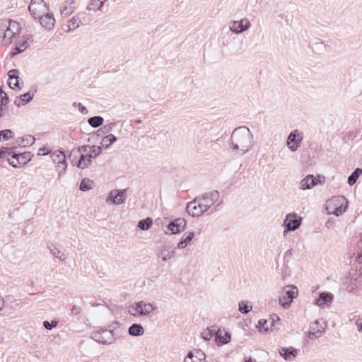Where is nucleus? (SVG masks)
Returning <instances> with one entry per match:
<instances>
[{
    "label": "nucleus",
    "instance_id": "1",
    "mask_svg": "<svg viewBox=\"0 0 362 362\" xmlns=\"http://www.w3.org/2000/svg\"><path fill=\"white\" fill-rule=\"evenodd\" d=\"M229 145L232 151L238 156L250 151L254 146V139L249 128L245 126L235 128L230 135Z\"/></svg>",
    "mask_w": 362,
    "mask_h": 362
},
{
    "label": "nucleus",
    "instance_id": "2",
    "mask_svg": "<svg viewBox=\"0 0 362 362\" xmlns=\"http://www.w3.org/2000/svg\"><path fill=\"white\" fill-rule=\"evenodd\" d=\"M218 197L219 193L216 190L206 192L201 197H197L194 201L188 203L187 211L193 217L200 216L214 205Z\"/></svg>",
    "mask_w": 362,
    "mask_h": 362
},
{
    "label": "nucleus",
    "instance_id": "3",
    "mask_svg": "<svg viewBox=\"0 0 362 362\" xmlns=\"http://www.w3.org/2000/svg\"><path fill=\"white\" fill-rule=\"evenodd\" d=\"M100 146L84 145L76 150H72L70 157H73L71 162L74 165L84 169L90 165L91 159L100 155Z\"/></svg>",
    "mask_w": 362,
    "mask_h": 362
},
{
    "label": "nucleus",
    "instance_id": "4",
    "mask_svg": "<svg viewBox=\"0 0 362 362\" xmlns=\"http://www.w3.org/2000/svg\"><path fill=\"white\" fill-rule=\"evenodd\" d=\"M21 28L20 24L14 21H2L0 23V36L2 35V42L10 45L19 37Z\"/></svg>",
    "mask_w": 362,
    "mask_h": 362
},
{
    "label": "nucleus",
    "instance_id": "5",
    "mask_svg": "<svg viewBox=\"0 0 362 362\" xmlns=\"http://www.w3.org/2000/svg\"><path fill=\"white\" fill-rule=\"evenodd\" d=\"M347 206L348 201L344 196H336L327 202V210L329 214L339 216L345 212Z\"/></svg>",
    "mask_w": 362,
    "mask_h": 362
},
{
    "label": "nucleus",
    "instance_id": "6",
    "mask_svg": "<svg viewBox=\"0 0 362 362\" xmlns=\"http://www.w3.org/2000/svg\"><path fill=\"white\" fill-rule=\"evenodd\" d=\"M156 307L143 300L133 303L128 308V313L134 317L146 316L152 313Z\"/></svg>",
    "mask_w": 362,
    "mask_h": 362
},
{
    "label": "nucleus",
    "instance_id": "7",
    "mask_svg": "<svg viewBox=\"0 0 362 362\" xmlns=\"http://www.w3.org/2000/svg\"><path fill=\"white\" fill-rule=\"evenodd\" d=\"M117 334L113 330L100 329L92 334V338L102 344H111L117 338Z\"/></svg>",
    "mask_w": 362,
    "mask_h": 362
},
{
    "label": "nucleus",
    "instance_id": "8",
    "mask_svg": "<svg viewBox=\"0 0 362 362\" xmlns=\"http://www.w3.org/2000/svg\"><path fill=\"white\" fill-rule=\"evenodd\" d=\"M28 10L30 15L37 19L41 15H44L49 10V6L43 0H31Z\"/></svg>",
    "mask_w": 362,
    "mask_h": 362
},
{
    "label": "nucleus",
    "instance_id": "9",
    "mask_svg": "<svg viewBox=\"0 0 362 362\" xmlns=\"http://www.w3.org/2000/svg\"><path fill=\"white\" fill-rule=\"evenodd\" d=\"M302 221V218L297 216L295 213H290L286 216L284 220L283 226L285 228L284 235H286L288 231L295 230L299 228Z\"/></svg>",
    "mask_w": 362,
    "mask_h": 362
},
{
    "label": "nucleus",
    "instance_id": "10",
    "mask_svg": "<svg viewBox=\"0 0 362 362\" xmlns=\"http://www.w3.org/2000/svg\"><path fill=\"white\" fill-rule=\"evenodd\" d=\"M303 139V132L295 129L289 134L287 138L286 145L292 152H295L300 146Z\"/></svg>",
    "mask_w": 362,
    "mask_h": 362
},
{
    "label": "nucleus",
    "instance_id": "11",
    "mask_svg": "<svg viewBox=\"0 0 362 362\" xmlns=\"http://www.w3.org/2000/svg\"><path fill=\"white\" fill-rule=\"evenodd\" d=\"M127 189H113L111 190L106 198V202H111L113 204L119 205L126 200L125 192Z\"/></svg>",
    "mask_w": 362,
    "mask_h": 362
},
{
    "label": "nucleus",
    "instance_id": "12",
    "mask_svg": "<svg viewBox=\"0 0 362 362\" xmlns=\"http://www.w3.org/2000/svg\"><path fill=\"white\" fill-rule=\"evenodd\" d=\"M297 296V288L295 286H289V289L286 291L284 295L279 298V303L284 308H288L293 301V299Z\"/></svg>",
    "mask_w": 362,
    "mask_h": 362
},
{
    "label": "nucleus",
    "instance_id": "13",
    "mask_svg": "<svg viewBox=\"0 0 362 362\" xmlns=\"http://www.w3.org/2000/svg\"><path fill=\"white\" fill-rule=\"evenodd\" d=\"M37 19H38L40 25L47 30H52L54 27L56 20L50 10L47 11L44 15L39 16Z\"/></svg>",
    "mask_w": 362,
    "mask_h": 362
},
{
    "label": "nucleus",
    "instance_id": "14",
    "mask_svg": "<svg viewBox=\"0 0 362 362\" xmlns=\"http://www.w3.org/2000/svg\"><path fill=\"white\" fill-rule=\"evenodd\" d=\"M251 26L250 21L245 18L240 21H234L230 25L229 29L235 33H242L247 30Z\"/></svg>",
    "mask_w": 362,
    "mask_h": 362
},
{
    "label": "nucleus",
    "instance_id": "15",
    "mask_svg": "<svg viewBox=\"0 0 362 362\" xmlns=\"http://www.w3.org/2000/svg\"><path fill=\"white\" fill-rule=\"evenodd\" d=\"M51 158L54 163L58 164L59 167L62 168V170L59 172L58 179H60L61 176L65 173L67 165L66 163V156L63 151H54L51 154Z\"/></svg>",
    "mask_w": 362,
    "mask_h": 362
},
{
    "label": "nucleus",
    "instance_id": "16",
    "mask_svg": "<svg viewBox=\"0 0 362 362\" xmlns=\"http://www.w3.org/2000/svg\"><path fill=\"white\" fill-rule=\"evenodd\" d=\"M30 160V156L26 153L20 154L13 153L11 158H8L9 164L14 168H19L21 165H25Z\"/></svg>",
    "mask_w": 362,
    "mask_h": 362
},
{
    "label": "nucleus",
    "instance_id": "17",
    "mask_svg": "<svg viewBox=\"0 0 362 362\" xmlns=\"http://www.w3.org/2000/svg\"><path fill=\"white\" fill-rule=\"evenodd\" d=\"M186 224V221L184 218H175L168 225V230L170 231V234L179 233L185 229Z\"/></svg>",
    "mask_w": 362,
    "mask_h": 362
},
{
    "label": "nucleus",
    "instance_id": "18",
    "mask_svg": "<svg viewBox=\"0 0 362 362\" xmlns=\"http://www.w3.org/2000/svg\"><path fill=\"white\" fill-rule=\"evenodd\" d=\"M325 332L324 328L319 324L317 320L310 324V329L307 333V337L310 339H315L320 337Z\"/></svg>",
    "mask_w": 362,
    "mask_h": 362
},
{
    "label": "nucleus",
    "instance_id": "19",
    "mask_svg": "<svg viewBox=\"0 0 362 362\" xmlns=\"http://www.w3.org/2000/svg\"><path fill=\"white\" fill-rule=\"evenodd\" d=\"M33 41L32 36L30 35H23L21 39L18 42L14 41L16 43V52L13 54H20L25 50L30 45V43Z\"/></svg>",
    "mask_w": 362,
    "mask_h": 362
},
{
    "label": "nucleus",
    "instance_id": "20",
    "mask_svg": "<svg viewBox=\"0 0 362 362\" xmlns=\"http://www.w3.org/2000/svg\"><path fill=\"white\" fill-rule=\"evenodd\" d=\"M215 341L218 346H222L228 344L230 341V334L225 329H218L215 331Z\"/></svg>",
    "mask_w": 362,
    "mask_h": 362
},
{
    "label": "nucleus",
    "instance_id": "21",
    "mask_svg": "<svg viewBox=\"0 0 362 362\" xmlns=\"http://www.w3.org/2000/svg\"><path fill=\"white\" fill-rule=\"evenodd\" d=\"M76 8V2L74 0H67L63 2L59 8L61 16L64 18L70 16Z\"/></svg>",
    "mask_w": 362,
    "mask_h": 362
},
{
    "label": "nucleus",
    "instance_id": "22",
    "mask_svg": "<svg viewBox=\"0 0 362 362\" xmlns=\"http://www.w3.org/2000/svg\"><path fill=\"white\" fill-rule=\"evenodd\" d=\"M280 355L286 361H292L297 355V351L293 347L281 348L279 351Z\"/></svg>",
    "mask_w": 362,
    "mask_h": 362
},
{
    "label": "nucleus",
    "instance_id": "23",
    "mask_svg": "<svg viewBox=\"0 0 362 362\" xmlns=\"http://www.w3.org/2000/svg\"><path fill=\"white\" fill-rule=\"evenodd\" d=\"M316 185L315 178L312 175H307L300 183V188L303 190L309 189Z\"/></svg>",
    "mask_w": 362,
    "mask_h": 362
},
{
    "label": "nucleus",
    "instance_id": "24",
    "mask_svg": "<svg viewBox=\"0 0 362 362\" xmlns=\"http://www.w3.org/2000/svg\"><path fill=\"white\" fill-rule=\"evenodd\" d=\"M332 301V295L328 293H320L319 298L315 300V304L320 307L324 308L327 303Z\"/></svg>",
    "mask_w": 362,
    "mask_h": 362
},
{
    "label": "nucleus",
    "instance_id": "25",
    "mask_svg": "<svg viewBox=\"0 0 362 362\" xmlns=\"http://www.w3.org/2000/svg\"><path fill=\"white\" fill-rule=\"evenodd\" d=\"M194 237V234L193 232H187L185 233L180 241L177 244L178 249H184L187 247V245L191 242V240Z\"/></svg>",
    "mask_w": 362,
    "mask_h": 362
},
{
    "label": "nucleus",
    "instance_id": "26",
    "mask_svg": "<svg viewBox=\"0 0 362 362\" xmlns=\"http://www.w3.org/2000/svg\"><path fill=\"white\" fill-rule=\"evenodd\" d=\"M81 23V20L78 15L74 16L71 20H69L67 23L66 27L67 29H65V31L69 33L75 30L76 28L80 26Z\"/></svg>",
    "mask_w": 362,
    "mask_h": 362
},
{
    "label": "nucleus",
    "instance_id": "27",
    "mask_svg": "<svg viewBox=\"0 0 362 362\" xmlns=\"http://www.w3.org/2000/svg\"><path fill=\"white\" fill-rule=\"evenodd\" d=\"M51 254L58 258L61 261H64L66 259L65 254L61 251L55 245L52 244L49 246Z\"/></svg>",
    "mask_w": 362,
    "mask_h": 362
},
{
    "label": "nucleus",
    "instance_id": "28",
    "mask_svg": "<svg viewBox=\"0 0 362 362\" xmlns=\"http://www.w3.org/2000/svg\"><path fill=\"white\" fill-rule=\"evenodd\" d=\"M129 334L134 337L141 336L144 334V329L141 325L133 324L129 328Z\"/></svg>",
    "mask_w": 362,
    "mask_h": 362
},
{
    "label": "nucleus",
    "instance_id": "29",
    "mask_svg": "<svg viewBox=\"0 0 362 362\" xmlns=\"http://www.w3.org/2000/svg\"><path fill=\"white\" fill-rule=\"evenodd\" d=\"M107 0H90V2L88 5V9L89 11H102V7L103 6V4Z\"/></svg>",
    "mask_w": 362,
    "mask_h": 362
},
{
    "label": "nucleus",
    "instance_id": "30",
    "mask_svg": "<svg viewBox=\"0 0 362 362\" xmlns=\"http://www.w3.org/2000/svg\"><path fill=\"white\" fill-rule=\"evenodd\" d=\"M116 141V136L109 134L102 139L101 144L105 148H108Z\"/></svg>",
    "mask_w": 362,
    "mask_h": 362
},
{
    "label": "nucleus",
    "instance_id": "31",
    "mask_svg": "<svg viewBox=\"0 0 362 362\" xmlns=\"http://www.w3.org/2000/svg\"><path fill=\"white\" fill-rule=\"evenodd\" d=\"M362 174V169L356 168L348 177V183L353 185L357 181L359 175Z\"/></svg>",
    "mask_w": 362,
    "mask_h": 362
},
{
    "label": "nucleus",
    "instance_id": "32",
    "mask_svg": "<svg viewBox=\"0 0 362 362\" xmlns=\"http://www.w3.org/2000/svg\"><path fill=\"white\" fill-rule=\"evenodd\" d=\"M88 122L91 127L96 128L103 124V118L100 116L92 117L88 119Z\"/></svg>",
    "mask_w": 362,
    "mask_h": 362
},
{
    "label": "nucleus",
    "instance_id": "33",
    "mask_svg": "<svg viewBox=\"0 0 362 362\" xmlns=\"http://www.w3.org/2000/svg\"><path fill=\"white\" fill-rule=\"evenodd\" d=\"M152 224L153 220L151 218H147L146 219L139 221L138 227L143 230H148Z\"/></svg>",
    "mask_w": 362,
    "mask_h": 362
},
{
    "label": "nucleus",
    "instance_id": "34",
    "mask_svg": "<svg viewBox=\"0 0 362 362\" xmlns=\"http://www.w3.org/2000/svg\"><path fill=\"white\" fill-rule=\"evenodd\" d=\"M0 95H1V110L0 117H3V106L8 103L9 99L6 93H5L1 88H0Z\"/></svg>",
    "mask_w": 362,
    "mask_h": 362
},
{
    "label": "nucleus",
    "instance_id": "35",
    "mask_svg": "<svg viewBox=\"0 0 362 362\" xmlns=\"http://www.w3.org/2000/svg\"><path fill=\"white\" fill-rule=\"evenodd\" d=\"M174 255H175L174 251H170L169 250H168L166 248H163L160 252V256L161 257L162 260L163 262H166L168 259L173 258L174 257Z\"/></svg>",
    "mask_w": 362,
    "mask_h": 362
},
{
    "label": "nucleus",
    "instance_id": "36",
    "mask_svg": "<svg viewBox=\"0 0 362 362\" xmlns=\"http://www.w3.org/2000/svg\"><path fill=\"white\" fill-rule=\"evenodd\" d=\"M215 329L208 327L202 332V337L205 341H209L215 335Z\"/></svg>",
    "mask_w": 362,
    "mask_h": 362
},
{
    "label": "nucleus",
    "instance_id": "37",
    "mask_svg": "<svg viewBox=\"0 0 362 362\" xmlns=\"http://www.w3.org/2000/svg\"><path fill=\"white\" fill-rule=\"evenodd\" d=\"M93 181L83 179L80 184V189L81 191H88L93 188Z\"/></svg>",
    "mask_w": 362,
    "mask_h": 362
},
{
    "label": "nucleus",
    "instance_id": "38",
    "mask_svg": "<svg viewBox=\"0 0 362 362\" xmlns=\"http://www.w3.org/2000/svg\"><path fill=\"white\" fill-rule=\"evenodd\" d=\"M13 136V133L10 129H4L0 132V141H7Z\"/></svg>",
    "mask_w": 362,
    "mask_h": 362
},
{
    "label": "nucleus",
    "instance_id": "39",
    "mask_svg": "<svg viewBox=\"0 0 362 362\" xmlns=\"http://www.w3.org/2000/svg\"><path fill=\"white\" fill-rule=\"evenodd\" d=\"M194 354L193 361L192 362H201L206 358L205 354L201 350H195Z\"/></svg>",
    "mask_w": 362,
    "mask_h": 362
},
{
    "label": "nucleus",
    "instance_id": "40",
    "mask_svg": "<svg viewBox=\"0 0 362 362\" xmlns=\"http://www.w3.org/2000/svg\"><path fill=\"white\" fill-rule=\"evenodd\" d=\"M13 153L11 148L2 147L0 149V158H10L8 156H12Z\"/></svg>",
    "mask_w": 362,
    "mask_h": 362
},
{
    "label": "nucleus",
    "instance_id": "41",
    "mask_svg": "<svg viewBox=\"0 0 362 362\" xmlns=\"http://www.w3.org/2000/svg\"><path fill=\"white\" fill-rule=\"evenodd\" d=\"M356 258L359 263L362 264V240L357 244Z\"/></svg>",
    "mask_w": 362,
    "mask_h": 362
},
{
    "label": "nucleus",
    "instance_id": "42",
    "mask_svg": "<svg viewBox=\"0 0 362 362\" xmlns=\"http://www.w3.org/2000/svg\"><path fill=\"white\" fill-rule=\"evenodd\" d=\"M252 310L251 305H247L245 304L244 302H241L239 303V310L242 313H248Z\"/></svg>",
    "mask_w": 362,
    "mask_h": 362
},
{
    "label": "nucleus",
    "instance_id": "43",
    "mask_svg": "<svg viewBox=\"0 0 362 362\" xmlns=\"http://www.w3.org/2000/svg\"><path fill=\"white\" fill-rule=\"evenodd\" d=\"M33 93H26L21 96V101L25 104L31 101L33 98Z\"/></svg>",
    "mask_w": 362,
    "mask_h": 362
},
{
    "label": "nucleus",
    "instance_id": "44",
    "mask_svg": "<svg viewBox=\"0 0 362 362\" xmlns=\"http://www.w3.org/2000/svg\"><path fill=\"white\" fill-rule=\"evenodd\" d=\"M58 322L56 320H52L51 322L49 321H44L43 326L45 329L48 330H51L52 328L57 326Z\"/></svg>",
    "mask_w": 362,
    "mask_h": 362
},
{
    "label": "nucleus",
    "instance_id": "45",
    "mask_svg": "<svg viewBox=\"0 0 362 362\" xmlns=\"http://www.w3.org/2000/svg\"><path fill=\"white\" fill-rule=\"evenodd\" d=\"M115 127V123L111 122V123H109L107 124L104 125L101 128V130L103 131V132L104 134H108V133H110L113 129V128Z\"/></svg>",
    "mask_w": 362,
    "mask_h": 362
},
{
    "label": "nucleus",
    "instance_id": "46",
    "mask_svg": "<svg viewBox=\"0 0 362 362\" xmlns=\"http://www.w3.org/2000/svg\"><path fill=\"white\" fill-rule=\"evenodd\" d=\"M258 325L261 329H264V332H267L269 330L267 320L261 319L259 320Z\"/></svg>",
    "mask_w": 362,
    "mask_h": 362
},
{
    "label": "nucleus",
    "instance_id": "47",
    "mask_svg": "<svg viewBox=\"0 0 362 362\" xmlns=\"http://www.w3.org/2000/svg\"><path fill=\"white\" fill-rule=\"evenodd\" d=\"M18 71L16 69L10 70L8 73L9 79L10 80L18 79Z\"/></svg>",
    "mask_w": 362,
    "mask_h": 362
},
{
    "label": "nucleus",
    "instance_id": "48",
    "mask_svg": "<svg viewBox=\"0 0 362 362\" xmlns=\"http://www.w3.org/2000/svg\"><path fill=\"white\" fill-rule=\"evenodd\" d=\"M71 312L73 315H78L81 312V308L79 305H74L72 306Z\"/></svg>",
    "mask_w": 362,
    "mask_h": 362
},
{
    "label": "nucleus",
    "instance_id": "49",
    "mask_svg": "<svg viewBox=\"0 0 362 362\" xmlns=\"http://www.w3.org/2000/svg\"><path fill=\"white\" fill-rule=\"evenodd\" d=\"M15 81H13V80H11L8 83V86L11 89H14L18 87V80L14 79Z\"/></svg>",
    "mask_w": 362,
    "mask_h": 362
},
{
    "label": "nucleus",
    "instance_id": "50",
    "mask_svg": "<svg viewBox=\"0 0 362 362\" xmlns=\"http://www.w3.org/2000/svg\"><path fill=\"white\" fill-rule=\"evenodd\" d=\"M194 354L192 352H189L187 354V356L185 358L184 362H192L193 361Z\"/></svg>",
    "mask_w": 362,
    "mask_h": 362
},
{
    "label": "nucleus",
    "instance_id": "51",
    "mask_svg": "<svg viewBox=\"0 0 362 362\" xmlns=\"http://www.w3.org/2000/svg\"><path fill=\"white\" fill-rule=\"evenodd\" d=\"M356 325L358 332H362V320H358L356 322Z\"/></svg>",
    "mask_w": 362,
    "mask_h": 362
},
{
    "label": "nucleus",
    "instance_id": "52",
    "mask_svg": "<svg viewBox=\"0 0 362 362\" xmlns=\"http://www.w3.org/2000/svg\"><path fill=\"white\" fill-rule=\"evenodd\" d=\"M40 153L42 155H47L49 153L48 151H46L45 148H40Z\"/></svg>",
    "mask_w": 362,
    "mask_h": 362
},
{
    "label": "nucleus",
    "instance_id": "53",
    "mask_svg": "<svg viewBox=\"0 0 362 362\" xmlns=\"http://www.w3.org/2000/svg\"><path fill=\"white\" fill-rule=\"evenodd\" d=\"M29 140H30V141H27V144H33V143L34 142L35 139H34L33 137H32V136H29Z\"/></svg>",
    "mask_w": 362,
    "mask_h": 362
},
{
    "label": "nucleus",
    "instance_id": "54",
    "mask_svg": "<svg viewBox=\"0 0 362 362\" xmlns=\"http://www.w3.org/2000/svg\"><path fill=\"white\" fill-rule=\"evenodd\" d=\"M4 304V302L3 298H0V310L3 308Z\"/></svg>",
    "mask_w": 362,
    "mask_h": 362
},
{
    "label": "nucleus",
    "instance_id": "55",
    "mask_svg": "<svg viewBox=\"0 0 362 362\" xmlns=\"http://www.w3.org/2000/svg\"><path fill=\"white\" fill-rule=\"evenodd\" d=\"M274 318H276L277 320H279L280 318L276 315H274V317L272 318L273 322L274 321Z\"/></svg>",
    "mask_w": 362,
    "mask_h": 362
},
{
    "label": "nucleus",
    "instance_id": "56",
    "mask_svg": "<svg viewBox=\"0 0 362 362\" xmlns=\"http://www.w3.org/2000/svg\"><path fill=\"white\" fill-rule=\"evenodd\" d=\"M15 103H16V104H17V105H18V106H20V104H19V103H17V102H16V101L15 102Z\"/></svg>",
    "mask_w": 362,
    "mask_h": 362
},
{
    "label": "nucleus",
    "instance_id": "57",
    "mask_svg": "<svg viewBox=\"0 0 362 362\" xmlns=\"http://www.w3.org/2000/svg\"><path fill=\"white\" fill-rule=\"evenodd\" d=\"M246 362H252V361H251L250 360H249V361H246Z\"/></svg>",
    "mask_w": 362,
    "mask_h": 362
}]
</instances>
